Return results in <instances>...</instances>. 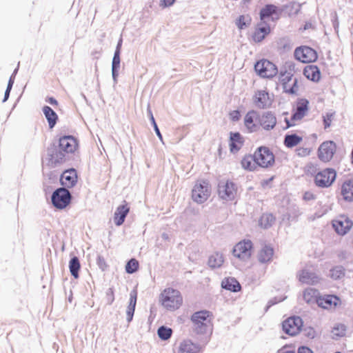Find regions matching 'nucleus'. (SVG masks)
<instances>
[{"instance_id":"nucleus-1","label":"nucleus","mask_w":353,"mask_h":353,"mask_svg":"<svg viewBox=\"0 0 353 353\" xmlns=\"http://www.w3.org/2000/svg\"><path fill=\"white\" fill-rule=\"evenodd\" d=\"M77 149L78 143L74 137L68 135L59 138L57 143H54L48 148L49 166L54 168L70 160Z\"/></svg>"},{"instance_id":"nucleus-2","label":"nucleus","mask_w":353,"mask_h":353,"mask_svg":"<svg viewBox=\"0 0 353 353\" xmlns=\"http://www.w3.org/2000/svg\"><path fill=\"white\" fill-rule=\"evenodd\" d=\"M210 316L211 313L209 311L201 310L194 312L191 317L194 332L198 334L205 335L203 345L208 342L212 332Z\"/></svg>"},{"instance_id":"nucleus-3","label":"nucleus","mask_w":353,"mask_h":353,"mask_svg":"<svg viewBox=\"0 0 353 353\" xmlns=\"http://www.w3.org/2000/svg\"><path fill=\"white\" fill-rule=\"evenodd\" d=\"M307 172L314 175L315 185L321 188H328L336 180V172L332 168H325L316 173V168L310 165L307 167Z\"/></svg>"},{"instance_id":"nucleus-4","label":"nucleus","mask_w":353,"mask_h":353,"mask_svg":"<svg viewBox=\"0 0 353 353\" xmlns=\"http://www.w3.org/2000/svg\"><path fill=\"white\" fill-rule=\"evenodd\" d=\"M161 302L165 308L174 310L182 304L183 299L179 290L173 288H167L161 293Z\"/></svg>"},{"instance_id":"nucleus-5","label":"nucleus","mask_w":353,"mask_h":353,"mask_svg":"<svg viewBox=\"0 0 353 353\" xmlns=\"http://www.w3.org/2000/svg\"><path fill=\"white\" fill-rule=\"evenodd\" d=\"M255 163L261 168H268L273 165L274 156L267 147H260L254 152Z\"/></svg>"},{"instance_id":"nucleus-6","label":"nucleus","mask_w":353,"mask_h":353,"mask_svg":"<svg viewBox=\"0 0 353 353\" xmlns=\"http://www.w3.org/2000/svg\"><path fill=\"white\" fill-rule=\"evenodd\" d=\"M71 198V194L66 188H59L52 193L51 200L55 208L63 209L69 205Z\"/></svg>"},{"instance_id":"nucleus-7","label":"nucleus","mask_w":353,"mask_h":353,"mask_svg":"<svg viewBox=\"0 0 353 353\" xmlns=\"http://www.w3.org/2000/svg\"><path fill=\"white\" fill-rule=\"evenodd\" d=\"M254 69L261 77L264 78H272L278 72L276 65L266 59L257 61L254 65Z\"/></svg>"},{"instance_id":"nucleus-8","label":"nucleus","mask_w":353,"mask_h":353,"mask_svg":"<svg viewBox=\"0 0 353 353\" xmlns=\"http://www.w3.org/2000/svg\"><path fill=\"white\" fill-rule=\"evenodd\" d=\"M252 243L250 240H243L233 248V255L243 261L249 259L252 255Z\"/></svg>"},{"instance_id":"nucleus-9","label":"nucleus","mask_w":353,"mask_h":353,"mask_svg":"<svg viewBox=\"0 0 353 353\" xmlns=\"http://www.w3.org/2000/svg\"><path fill=\"white\" fill-rule=\"evenodd\" d=\"M277 123L276 114L272 111H265L259 114L258 124L259 128L261 127L265 131L273 130Z\"/></svg>"},{"instance_id":"nucleus-10","label":"nucleus","mask_w":353,"mask_h":353,"mask_svg":"<svg viewBox=\"0 0 353 353\" xmlns=\"http://www.w3.org/2000/svg\"><path fill=\"white\" fill-rule=\"evenodd\" d=\"M236 185L232 181L220 182L218 185L219 196L223 200L232 201L236 194Z\"/></svg>"},{"instance_id":"nucleus-11","label":"nucleus","mask_w":353,"mask_h":353,"mask_svg":"<svg viewBox=\"0 0 353 353\" xmlns=\"http://www.w3.org/2000/svg\"><path fill=\"white\" fill-rule=\"evenodd\" d=\"M336 145L332 141L322 143L318 150V157L323 162L330 161L336 152Z\"/></svg>"},{"instance_id":"nucleus-12","label":"nucleus","mask_w":353,"mask_h":353,"mask_svg":"<svg viewBox=\"0 0 353 353\" xmlns=\"http://www.w3.org/2000/svg\"><path fill=\"white\" fill-rule=\"evenodd\" d=\"M303 325L302 319L299 316H292L283 322V330L285 333L294 336L298 334Z\"/></svg>"},{"instance_id":"nucleus-13","label":"nucleus","mask_w":353,"mask_h":353,"mask_svg":"<svg viewBox=\"0 0 353 353\" xmlns=\"http://www.w3.org/2000/svg\"><path fill=\"white\" fill-rule=\"evenodd\" d=\"M208 185V183L205 181L202 183L195 184L192 191V198L195 202L203 203L208 199L210 196V190Z\"/></svg>"},{"instance_id":"nucleus-14","label":"nucleus","mask_w":353,"mask_h":353,"mask_svg":"<svg viewBox=\"0 0 353 353\" xmlns=\"http://www.w3.org/2000/svg\"><path fill=\"white\" fill-rule=\"evenodd\" d=\"M295 58L303 62L310 63L317 59V54L314 50L307 46L297 48L294 51Z\"/></svg>"},{"instance_id":"nucleus-15","label":"nucleus","mask_w":353,"mask_h":353,"mask_svg":"<svg viewBox=\"0 0 353 353\" xmlns=\"http://www.w3.org/2000/svg\"><path fill=\"white\" fill-rule=\"evenodd\" d=\"M353 222L347 216L341 215L332 221V226L339 235H345L352 228Z\"/></svg>"},{"instance_id":"nucleus-16","label":"nucleus","mask_w":353,"mask_h":353,"mask_svg":"<svg viewBox=\"0 0 353 353\" xmlns=\"http://www.w3.org/2000/svg\"><path fill=\"white\" fill-rule=\"evenodd\" d=\"M280 81L283 83V88L286 92L294 94L297 89L295 88L297 84V79L293 78L290 72H284L281 74Z\"/></svg>"},{"instance_id":"nucleus-17","label":"nucleus","mask_w":353,"mask_h":353,"mask_svg":"<svg viewBox=\"0 0 353 353\" xmlns=\"http://www.w3.org/2000/svg\"><path fill=\"white\" fill-rule=\"evenodd\" d=\"M299 280L302 283L314 285L319 282L321 278L314 272L307 268L303 269L298 274Z\"/></svg>"},{"instance_id":"nucleus-18","label":"nucleus","mask_w":353,"mask_h":353,"mask_svg":"<svg viewBox=\"0 0 353 353\" xmlns=\"http://www.w3.org/2000/svg\"><path fill=\"white\" fill-rule=\"evenodd\" d=\"M340 303V299L335 295L331 294L320 296L319 300H317L318 306L323 309L335 308Z\"/></svg>"},{"instance_id":"nucleus-19","label":"nucleus","mask_w":353,"mask_h":353,"mask_svg":"<svg viewBox=\"0 0 353 353\" xmlns=\"http://www.w3.org/2000/svg\"><path fill=\"white\" fill-rule=\"evenodd\" d=\"M271 29L269 26L265 21H260L257 26L256 27V29L254 30V32L252 35V39L254 42L259 43L262 41L267 35H268L270 33Z\"/></svg>"},{"instance_id":"nucleus-20","label":"nucleus","mask_w":353,"mask_h":353,"mask_svg":"<svg viewBox=\"0 0 353 353\" xmlns=\"http://www.w3.org/2000/svg\"><path fill=\"white\" fill-rule=\"evenodd\" d=\"M61 184L67 188L73 187L77 182V174L74 169H70L63 172L61 176Z\"/></svg>"},{"instance_id":"nucleus-21","label":"nucleus","mask_w":353,"mask_h":353,"mask_svg":"<svg viewBox=\"0 0 353 353\" xmlns=\"http://www.w3.org/2000/svg\"><path fill=\"white\" fill-rule=\"evenodd\" d=\"M308 109L309 101L305 99H299L296 104L295 112L292 116V120H301L306 114Z\"/></svg>"},{"instance_id":"nucleus-22","label":"nucleus","mask_w":353,"mask_h":353,"mask_svg":"<svg viewBox=\"0 0 353 353\" xmlns=\"http://www.w3.org/2000/svg\"><path fill=\"white\" fill-rule=\"evenodd\" d=\"M258 117L259 113L254 110L249 111L245 116V125L251 132H256L259 129V124L255 123L256 121L258 123Z\"/></svg>"},{"instance_id":"nucleus-23","label":"nucleus","mask_w":353,"mask_h":353,"mask_svg":"<svg viewBox=\"0 0 353 353\" xmlns=\"http://www.w3.org/2000/svg\"><path fill=\"white\" fill-rule=\"evenodd\" d=\"M341 195L344 201H353V178L347 179L342 183Z\"/></svg>"},{"instance_id":"nucleus-24","label":"nucleus","mask_w":353,"mask_h":353,"mask_svg":"<svg viewBox=\"0 0 353 353\" xmlns=\"http://www.w3.org/2000/svg\"><path fill=\"white\" fill-rule=\"evenodd\" d=\"M255 105L261 109L267 108L272 104L269 94L265 90H259L255 94Z\"/></svg>"},{"instance_id":"nucleus-25","label":"nucleus","mask_w":353,"mask_h":353,"mask_svg":"<svg viewBox=\"0 0 353 353\" xmlns=\"http://www.w3.org/2000/svg\"><path fill=\"white\" fill-rule=\"evenodd\" d=\"M201 346L192 343L190 340H184L182 341L176 353H198Z\"/></svg>"},{"instance_id":"nucleus-26","label":"nucleus","mask_w":353,"mask_h":353,"mask_svg":"<svg viewBox=\"0 0 353 353\" xmlns=\"http://www.w3.org/2000/svg\"><path fill=\"white\" fill-rule=\"evenodd\" d=\"M274 253L273 248L265 245L258 253V260L261 263H268L272 261Z\"/></svg>"},{"instance_id":"nucleus-27","label":"nucleus","mask_w":353,"mask_h":353,"mask_svg":"<svg viewBox=\"0 0 353 353\" xmlns=\"http://www.w3.org/2000/svg\"><path fill=\"white\" fill-rule=\"evenodd\" d=\"M129 211L130 208L128 207L127 204L121 205L117 208L114 215L116 225L119 226L123 223Z\"/></svg>"},{"instance_id":"nucleus-28","label":"nucleus","mask_w":353,"mask_h":353,"mask_svg":"<svg viewBox=\"0 0 353 353\" xmlns=\"http://www.w3.org/2000/svg\"><path fill=\"white\" fill-rule=\"evenodd\" d=\"M137 290H133L130 292V301L126 310L127 321L128 323L132 320L137 304Z\"/></svg>"},{"instance_id":"nucleus-29","label":"nucleus","mask_w":353,"mask_h":353,"mask_svg":"<svg viewBox=\"0 0 353 353\" xmlns=\"http://www.w3.org/2000/svg\"><path fill=\"white\" fill-rule=\"evenodd\" d=\"M304 76L313 81H318L321 77V72L319 68L314 65H307L303 70Z\"/></svg>"},{"instance_id":"nucleus-30","label":"nucleus","mask_w":353,"mask_h":353,"mask_svg":"<svg viewBox=\"0 0 353 353\" xmlns=\"http://www.w3.org/2000/svg\"><path fill=\"white\" fill-rule=\"evenodd\" d=\"M221 287L227 290L234 292L240 291L241 288L239 281L233 277H229L223 279L221 282Z\"/></svg>"},{"instance_id":"nucleus-31","label":"nucleus","mask_w":353,"mask_h":353,"mask_svg":"<svg viewBox=\"0 0 353 353\" xmlns=\"http://www.w3.org/2000/svg\"><path fill=\"white\" fill-rule=\"evenodd\" d=\"M303 296L305 301L309 304L314 303L317 304V300L320 297L319 291L311 288L305 290Z\"/></svg>"},{"instance_id":"nucleus-32","label":"nucleus","mask_w":353,"mask_h":353,"mask_svg":"<svg viewBox=\"0 0 353 353\" xmlns=\"http://www.w3.org/2000/svg\"><path fill=\"white\" fill-rule=\"evenodd\" d=\"M43 114L48 122L50 128H52L57 123L58 116L57 113L49 106L45 105L43 108Z\"/></svg>"},{"instance_id":"nucleus-33","label":"nucleus","mask_w":353,"mask_h":353,"mask_svg":"<svg viewBox=\"0 0 353 353\" xmlns=\"http://www.w3.org/2000/svg\"><path fill=\"white\" fill-rule=\"evenodd\" d=\"M120 54L118 52H114L112 61V76L114 84L117 83L119 70L120 69Z\"/></svg>"},{"instance_id":"nucleus-34","label":"nucleus","mask_w":353,"mask_h":353,"mask_svg":"<svg viewBox=\"0 0 353 353\" xmlns=\"http://www.w3.org/2000/svg\"><path fill=\"white\" fill-rule=\"evenodd\" d=\"M278 8L273 4H268L263 7L260 11L261 21H265V19L277 14Z\"/></svg>"},{"instance_id":"nucleus-35","label":"nucleus","mask_w":353,"mask_h":353,"mask_svg":"<svg viewBox=\"0 0 353 353\" xmlns=\"http://www.w3.org/2000/svg\"><path fill=\"white\" fill-rule=\"evenodd\" d=\"M223 254L219 252L212 254L208 259V265L212 268H220L223 263Z\"/></svg>"},{"instance_id":"nucleus-36","label":"nucleus","mask_w":353,"mask_h":353,"mask_svg":"<svg viewBox=\"0 0 353 353\" xmlns=\"http://www.w3.org/2000/svg\"><path fill=\"white\" fill-rule=\"evenodd\" d=\"M302 141V137L296 134H286L285 136L284 144L288 148H292L298 145Z\"/></svg>"},{"instance_id":"nucleus-37","label":"nucleus","mask_w":353,"mask_h":353,"mask_svg":"<svg viewBox=\"0 0 353 353\" xmlns=\"http://www.w3.org/2000/svg\"><path fill=\"white\" fill-rule=\"evenodd\" d=\"M69 268L71 275L75 279L79 277V270L80 269L79 260L77 256L72 257L69 263Z\"/></svg>"},{"instance_id":"nucleus-38","label":"nucleus","mask_w":353,"mask_h":353,"mask_svg":"<svg viewBox=\"0 0 353 353\" xmlns=\"http://www.w3.org/2000/svg\"><path fill=\"white\" fill-rule=\"evenodd\" d=\"M345 274V270L342 265H336L330 270V276L334 280L341 279Z\"/></svg>"},{"instance_id":"nucleus-39","label":"nucleus","mask_w":353,"mask_h":353,"mask_svg":"<svg viewBox=\"0 0 353 353\" xmlns=\"http://www.w3.org/2000/svg\"><path fill=\"white\" fill-rule=\"evenodd\" d=\"M242 167L248 170L252 171L256 168V163H255V159L253 156H246L241 161Z\"/></svg>"},{"instance_id":"nucleus-40","label":"nucleus","mask_w":353,"mask_h":353,"mask_svg":"<svg viewBox=\"0 0 353 353\" xmlns=\"http://www.w3.org/2000/svg\"><path fill=\"white\" fill-rule=\"evenodd\" d=\"M274 220L275 218L272 214H263L259 220V224L263 228H268L273 224Z\"/></svg>"},{"instance_id":"nucleus-41","label":"nucleus","mask_w":353,"mask_h":353,"mask_svg":"<svg viewBox=\"0 0 353 353\" xmlns=\"http://www.w3.org/2000/svg\"><path fill=\"white\" fill-rule=\"evenodd\" d=\"M157 334L161 340L166 341L172 336V330L162 325L158 328Z\"/></svg>"},{"instance_id":"nucleus-42","label":"nucleus","mask_w":353,"mask_h":353,"mask_svg":"<svg viewBox=\"0 0 353 353\" xmlns=\"http://www.w3.org/2000/svg\"><path fill=\"white\" fill-rule=\"evenodd\" d=\"M139 268V262L135 259H131L125 265V271L128 274L134 273Z\"/></svg>"},{"instance_id":"nucleus-43","label":"nucleus","mask_w":353,"mask_h":353,"mask_svg":"<svg viewBox=\"0 0 353 353\" xmlns=\"http://www.w3.org/2000/svg\"><path fill=\"white\" fill-rule=\"evenodd\" d=\"M346 327L343 324H337L332 329V334L334 336L341 337L345 334Z\"/></svg>"},{"instance_id":"nucleus-44","label":"nucleus","mask_w":353,"mask_h":353,"mask_svg":"<svg viewBox=\"0 0 353 353\" xmlns=\"http://www.w3.org/2000/svg\"><path fill=\"white\" fill-rule=\"evenodd\" d=\"M148 114L150 115V119L151 123H152V125L154 127V131L156 132V134L157 135V137H159L160 141L162 143H163V137L161 135V132H160V130H159V129L158 128V125H157V123L155 121V119H154V118L153 117V114L152 113V111L150 110H148Z\"/></svg>"},{"instance_id":"nucleus-45","label":"nucleus","mask_w":353,"mask_h":353,"mask_svg":"<svg viewBox=\"0 0 353 353\" xmlns=\"http://www.w3.org/2000/svg\"><path fill=\"white\" fill-rule=\"evenodd\" d=\"M334 115V112H327L325 116L323 117L325 129H327L329 127H330Z\"/></svg>"},{"instance_id":"nucleus-46","label":"nucleus","mask_w":353,"mask_h":353,"mask_svg":"<svg viewBox=\"0 0 353 353\" xmlns=\"http://www.w3.org/2000/svg\"><path fill=\"white\" fill-rule=\"evenodd\" d=\"M236 26L241 30L245 28L249 25V23L245 21V17L243 15L239 16L236 22Z\"/></svg>"},{"instance_id":"nucleus-47","label":"nucleus","mask_w":353,"mask_h":353,"mask_svg":"<svg viewBox=\"0 0 353 353\" xmlns=\"http://www.w3.org/2000/svg\"><path fill=\"white\" fill-rule=\"evenodd\" d=\"M311 150L307 148H299L296 149V154L299 157H307L310 154Z\"/></svg>"},{"instance_id":"nucleus-48","label":"nucleus","mask_w":353,"mask_h":353,"mask_svg":"<svg viewBox=\"0 0 353 353\" xmlns=\"http://www.w3.org/2000/svg\"><path fill=\"white\" fill-rule=\"evenodd\" d=\"M97 263L99 268L101 270H102L103 271H104L107 268V264L105 263V261L104 258L101 255H99L97 256Z\"/></svg>"},{"instance_id":"nucleus-49","label":"nucleus","mask_w":353,"mask_h":353,"mask_svg":"<svg viewBox=\"0 0 353 353\" xmlns=\"http://www.w3.org/2000/svg\"><path fill=\"white\" fill-rule=\"evenodd\" d=\"M106 300L109 305H111L114 300V291L111 288L106 291Z\"/></svg>"},{"instance_id":"nucleus-50","label":"nucleus","mask_w":353,"mask_h":353,"mask_svg":"<svg viewBox=\"0 0 353 353\" xmlns=\"http://www.w3.org/2000/svg\"><path fill=\"white\" fill-rule=\"evenodd\" d=\"M230 142L242 143L241 134L239 132L231 133Z\"/></svg>"},{"instance_id":"nucleus-51","label":"nucleus","mask_w":353,"mask_h":353,"mask_svg":"<svg viewBox=\"0 0 353 353\" xmlns=\"http://www.w3.org/2000/svg\"><path fill=\"white\" fill-rule=\"evenodd\" d=\"M242 145V143H239L236 142H230V151L232 152H236L239 151Z\"/></svg>"},{"instance_id":"nucleus-52","label":"nucleus","mask_w":353,"mask_h":353,"mask_svg":"<svg viewBox=\"0 0 353 353\" xmlns=\"http://www.w3.org/2000/svg\"><path fill=\"white\" fill-rule=\"evenodd\" d=\"M303 199L306 201H312L316 199V196L311 192H305L303 194Z\"/></svg>"},{"instance_id":"nucleus-53","label":"nucleus","mask_w":353,"mask_h":353,"mask_svg":"<svg viewBox=\"0 0 353 353\" xmlns=\"http://www.w3.org/2000/svg\"><path fill=\"white\" fill-rule=\"evenodd\" d=\"M175 0H161L160 2V6L163 8H167L174 4Z\"/></svg>"},{"instance_id":"nucleus-54","label":"nucleus","mask_w":353,"mask_h":353,"mask_svg":"<svg viewBox=\"0 0 353 353\" xmlns=\"http://www.w3.org/2000/svg\"><path fill=\"white\" fill-rule=\"evenodd\" d=\"M281 45H283V48H290L291 46L290 45V43H289V41L288 39L286 38H283L280 40V43H279Z\"/></svg>"},{"instance_id":"nucleus-55","label":"nucleus","mask_w":353,"mask_h":353,"mask_svg":"<svg viewBox=\"0 0 353 353\" xmlns=\"http://www.w3.org/2000/svg\"><path fill=\"white\" fill-rule=\"evenodd\" d=\"M298 353H313V352L310 348L305 347V346H302L299 348Z\"/></svg>"},{"instance_id":"nucleus-56","label":"nucleus","mask_w":353,"mask_h":353,"mask_svg":"<svg viewBox=\"0 0 353 353\" xmlns=\"http://www.w3.org/2000/svg\"><path fill=\"white\" fill-rule=\"evenodd\" d=\"M11 90L12 88H10V86H7V88L5 91L3 102H6L8 99Z\"/></svg>"},{"instance_id":"nucleus-57","label":"nucleus","mask_w":353,"mask_h":353,"mask_svg":"<svg viewBox=\"0 0 353 353\" xmlns=\"http://www.w3.org/2000/svg\"><path fill=\"white\" fill-rule=\"evenodd\" d=\"M122 43H123V39L121 37L117 43L116 50L114 52H118V53L121 54V48Z\"/></svg>"},{"instance_id":"nucleus-58","label":"nucleus","mask_w":353,"mask_h":353,"mask_svg":"<svg viewBox=\"0 0 353 353\" xmlns=\"http://www.w3.org/2000/svg\"><path fill=\"white\" fill-rule=\"evenodd\" d=\"M284 121L286 123V129L294 125V123H293L294 121H292V119L289 120L288 118H285Z\"/></svg>"},{"instance_id":"nucleus-59","label":"nucleus","mask_w":353,"mask_h":353,"mask_svg":"<svg viewBox=\"0 0 353 353\" xmlns=\"http://www.w3.org/2000/svg\"><path fill=\"white\" fill-rule=\"evenodd\" d=\"M46 101L48 102L50 104L54 105H57V101L53 98V97H49L46 99Z\"/></svg>"},{"instance_id":"nucleus-60","label":"nucleus","mask_w":353,"mask_h":353,"mask_svg":"<svg viewBox=\"0 0 353 353\" xmlns=\"http://www.w3.org/2000/svg\"><path fill=\"white\" fill-rule=\"evenodd\" d=\"M14 81V77H13V75H11V77H10V79L8 81V83L7 86H10V88H12Z\"/></svg>"},{"instance_id":"nucleus-61","label":"nucleus","mask_w":353,"mask_h":353,"mask_svg":"<svg viewBox=\"0 0 353 353\" xmlns=\"http://www.w3.org/2000/svg\"><path fill=\"white\" fill-rule=\"evenodd\" d=\"M279 301H276V299H272V300H270L269 302H268V307H270L271 305H274L276 304V303L279 302Z\"/></svg>"},{"instance_id":"nucleus-62","label":"nucleus","mask_w":353,"mask_h":353,"mask_svg":"<svg viewBox=\"0 0 353 353\" xmlns=\"http://www.w3.org/2000/svg\"><path fill=\"white\" fill-rule=\"evenodd\" d=\"M161 238L163 239V240H168L169 239V235L167 234V233H165L163 232L162 234H161Z\"/></svg>"},{"instance_id":"nucleus-63","label":"nucleus","mask_w":353,"mask_h":353,"mask_svg":"<svg viewBox=\"0 0 353 353\" xmlns=\"http://www.w3.org/2000/svg\"><path fill=\"white\" fill-rule=\"evenodd\" d=\"M17 71H18V68H16V69L14 70V72H13V73H12V75H13V77H15V75H16V74H17Z\"/></svg>"},{"instance_id":"nucleus-64","label":"nucleus","mask_w":353,"mask_h":353,"mask_svg":"<svg viewBox=\"0 0 353 353\" xmlns=\"http://www.w3.org/2000/svg\"><path fill=\"white\" fill-rule=\"evenodd\" d=\"M48 159H49V157L48 156V157L46 158L45 160H43V162H45V161H48ZM47 164L48 165V162L47 163Z\"/></svg>"}]
</instances>
